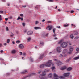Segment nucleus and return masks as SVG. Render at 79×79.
Wrapping results in <instances>:
<instances>
[{"label":"nucleus","instance_id":"44","mask_svg":"<svg viewBox=\"0 0 79 79\" xmlns=\"http://www.w3.org/2000/svg\"><path fill=\"white\" fill-rule=\"evenodd\" d=\"M19 19H21V17H18L17 18V20H19Z\"/></svg>","mask_w":79,"mask_h":79},{"label":"nucleus","instance_id":"40","mask_svg":"<svg viewBox=\"0 0 79 79\" xmlns=\"http://www.w3.org/2000/svg\"><path fill=\"white\" fill-rule=\"evenodd\" d=\"M6 31H9V29H8V27H7L6 28Z\"/></svg>","mask_w":79,"mask_h":79},{"label":"nucleus","instance_id":"49","mask_svg":"<svg viewBox=\"0 0 79 79\" xmlns=\"http://www.w3.org/2000/svg\"><path fill=\"white\" fill-rule=\"evenodd\" d=\"M19 42H20V41H19V40H18L16 42V43H17V44H18V43H19Z\"/></svg>","mask_w":79,"mask_h":79},{"label":"nucleus","instance_id":"26","mask_svg":"<svg viewBox=\"0 0 79 79\" xmlns=\"http://www.w3.org/2000/svg\"><path fill=\"white\" fill-rule=\"evenodd\" d=\"M70 37L71 39H73L74 38V36L72 34L70 35Z\"/></svg>","mask_w":79,"mask_h":79},{"label":"nucleus","instance_id":"38","mask_svg":"<svg viewBox=\"0 0 79 79\" xmlns=\"http://www.w3.org/2000/svg\"><path fill=\"white\" fill-rule=\"evenodd\" d=\"M71 26H73V28H75V27H76V25H74L73 24H71Z\"/></svg>","mask_w":79,"mask_h":79},{"label":"nucleus","instance_id":"16","mask_svg":"<svg viewBox=\"0 0 79 79\" xmlns=\"http://www.w3.org/2000/svg\"><path fill=\"white\" fill-rule=\"evenodd\" d=\"M72 69L73 68H72V67H69L67 68V70L68 71H71Z\"/></svg>","mask_w":79,"mask_h":79},{"label":"nucleus","instance_id":"23","mask_svg":"<svg viewBox=\"0 0 79 79\" xmlns=\"http://www.w3.org/2000/svg\"><path fill=\"white\" fill-rule=\"evenodd\" d=\"M31 40V37H29L27 39V40L28 42H30V40Z\"/></svg>","mask_w":79,"mask_h":79},{"label":"nucleus","instance_id":"19","mask_svg":"<svg viewBox=\"0 0 79 79\" xmlns=\"http://www.w3.org/2000/svg\"><path fill=\"white\" fill-rule=\"evenodd\" d=\"M66 69V67H62L61 69H60L61 70H64V69Z\"/></svg>","mask_w":79,"mask_h":79},{"label":"nucleus","instance_id":"34","mask_svg":"<svg viewBox=\"0 0 79 79\" xmlns=\"http://www.w3.org/2000/svg\"><path fill=\"white\" fill-rule=\"evenodd\" d=\"M47 1H48V2H53V0H46Z\"/></svg>","mask_w":79,"mask_h":79},{"label":"nucleus","instance_id":"25","mask_svg":"<svg viewBox=\"0 0 79 79\" xmlns=\"http://www.w3.org/2000/svg\"><path fill=\"white\" fill-rule=\"evenodd\" d=\"M63 42H64V40H61L59 41L58 42L59 44H61V43H62Z\"/></svg>","mask_w":79,"mask_h":79},{"label":"nucleus","instance_id":"35","mask_svg":"<svg viewBox=\"0 0 79 79\" xmlns=\"http://www.w3.org/2000/svg\"><path fill=\"white\" fill-rule=\"evenodd\" d=\"M12 34L10 35V37H11L14 36V34H13V33H11Z\"/></svg>","mask_w":79,"mask_h":79},{"label":"nucleus","instance_id":"57","mask_svg":"<svg viewBox=\"0 0 79 79\" xmlns=\"http://www.w3.org/2000/svg\"><path fill=\"white\" fill-rule=\"evenodd\" d=\"M41 71H40L39 72H38V74H40V73H41Z\"/></svg>","mask_w":79,"mask_h":79},{"label":"nucleus","instance_id":"52","mask_svg":"<svg viewBox=\"0 0 79 79\" xmlns=\"http://www.w3.org/2000/svg\"><path fill=\"white\" fill-rule=\"evenodd\" d=\"M58 11H60H60H61V9H58Z\"/></svg>","mask_w":79,"mask_h":79},{"label":"nucleus","instance_id":"37","mask_svg":"<svg viewBox=\"0 0 79 79\" xmlns=\"http://www.w3.org/2000/svg\"><path fill=\"white\" fill-rule=\"evenodd\" d=\"M40 45H44V43H43L42 42H40Z\"/></svg>","mask_w":79,"mask_h":79},{"label":"nucleus","instance_id":"33","mask_svg":"<svg viewBox=\"0 0 79 79\" xmlns=\"http://www.w3.org/2000/svg\"><path fill=\"white\" fill-rule=\"evenodd\" d=\"M68 26H69V25L68 24H67V25H64V27H68Z\"/></svg>","mask_w":79,"mask_h":79},{"label":"nucleus","instance_id":"58","mask_svg":"<svg viewBox=\"0 0 79 79\" xmlns=\"http://www.w3.org/2000/svg\"><path fill=\"white\" fill-rule=\"evenodd\" d=\"M5 19V20H6V21H8V18H6Z\"/></svg>","mask_w":79,"mask_h":79},{"label":"nucleus","instance_id":"53","mask_svg":"<svg viewBox=\"0 0 79 79\" xmlns=\"http://www.w3.org/2000/svg\"><path fill=\"white\" fill-rule=\"evenodd\" d=\"M0 52H1V53H3V50H1L0 51Z\"/></svg>","mask_w":79,"mask_h":79},{"label":"nucleus","instance_id":"51","mask_svg":"<svg viewBox=\"0 0 79 79\" xmlns=\"http://www.w3.org/2000/svg\"><path fill=\"white\" fill-rule=\"evenodd\" d=\"M19 53H20V55H23V53L22 52H19Z\"/></svg>","mask_w":79,"mask_h":79},{"label":"nucleus","instance_id":"29","mask_svg":"<svg viewBox=\"0 0 79 79\" xmlns=\"http://www.w3.org/2000/svg\"><path fill=\"white\" fill-rule=\"evenodd\" d=\"M79 38V36H76L74 38V40H76V39H78Z\"/></svg>","mask_w":79,"mask_h":79},{"label":"nucleus","instance_id":"64","mask_svg":"<svg viewBox=\"0 0 79 79\" xmlns=\"http://www.w3.org/2000/svg\"><path fill=\"white\" fill-rule=\"evenodd\" d=\"M70 79H72V76L70 75Z\"/></svg>","mask_w":79,"mask_h":79},{"label":"nucleus","instance_id":"47","mask_svg":"<svg viewBox=\"0 0 79 79\" xmlns=\"http://www.w3.org/2000/svg\"><path fill=\"white\" fill-rule=\"evenodd\" d=\"M76 51H77V52H78V51H79V48H77V49H76Z\"/></svg>","mask_w":79,"mask_h":79},{"label":"nucleus","instance_id":"18","mask_svg":"<svg viewBox=\"0 0 79 79\" xmlns=\"http://www.w3.org/2000/svg\"><path fill=\"white\" fill-rule=\"evenodd\" d=\"M48 77H49V78H51V77H52V74L51 73H50L49 74L48 76Z\"/></svg>","mask_w":79,"mask_h":79},{"label":"nucleus","instance_id":"54","mask_svg":"<svg viewBox=\"0 0 79 79\" xmlns=\"http://www.w3.org/2000/svg\"><path fill=\"white\" fill-rule=\"evenodd\" d=\"M48 23H52V21H48Z\"/></svg>","mask_w":79,"mask_h":79},{"label":"nucleus","instance_id":"21","mask_svg":"<svg viewBox=\"0 0 79 79\" xmlns=\"http://www.w3.org/2000/svg\"><path fill=\"white\" fill-rule=\"evenodd\" d=\"M34 29H35L36 30H37V29H41L40 28V27H35L34 28Z\"/></svg>","mask_w":79,"mask_h":79},{"label":"nucleus","instance_id":"7","mask_svg":"<svg viewBox=\"0 0 79 79\" xmlns=\"http://www.w3.org/2000/svg\"><path fill=\"white\" fill-rule=\"evenodd\" d=\"M34 74H35V73H32V74L29 75L28 76H26V77H24V78H23L22 79H26L27 77H31V76H33V75H34Z\"/></svg>","mask_w":79,"mask_h":79},{"label":"nucleus","instance_id":"2","mask_svg":"<svg viewBox=\"0 0 79 79\" xmlns=\"http://www.w3.org/2000/svg\"><path fill=\"white\" fill-rule=\"evenodd\" d=\"M45 75H46V73H45V72H43L42 75H40L39 76V78H40V79H47V78L44 77H41V76H45Z\"/></svg>","mask_w":79,"mask_h":79},{"label":"nucleus","instance_id":"27","mask_svg":"<svg viewBox=\"0 0 79 79\" xmlns=\"http://www.w3.org/2000/svg\"><path fill=\"white\" fill-rule=\"evenodd\" d=\"M44 54H43L42 55H41L40 57V59H41V58H42L44 57Z\"/></svg>","mask_w":79,"mask_h":79},{"label":"nucleus","instance_id":"22","mask_svg":"<svg viewBox=\"0 0 79 79\" xmlns=\"http://www.w3.org/2000/svg\"><path fill=\"white\" fill-rule=\"evenodd\" d=\"M30 61H31V62H33L34 61V60H33V59L31 57L30 58Z\"/></svg>","mask_w":79,"mask_h":79},{"label":"nucleus","instance_id":"30","mask_svg":"<svg viewBox=\"0 0 79 79\" xmlns=\"http://www.w3.org/2000/svg\"><path fill=\"white\" fill-rule=\"evenodd\" d=\"M22 25L23 26V27H24V26H26V23H22Z\"/></svg>","mask_w":79,"mask_h":79},{"label":"nucleus","instance_id":"59","mask_svg":"<svg viewBox=\"0 0 79 79\" xmlns=\"http://www.w3.org/2000/svg\"><path fill=\"white\" fill-rule=\"evenodd\" d=\"M57 27V28H58L59 29H60V28L61 27H60V26H59V27L57 26V27Z\"/></svg>","mask_w":79,"mask_h":79},{"label":"nucleus","instance_id":"10","mask_svg":"<svg viewBox=\"0 0 79 79\" xmlns=\"http://www.w3.org/2000/svg\"><path fill=\"white\" fill-rule=\"evenodd\" d=\"M68 51L67 49H64L63 50L62 53L63 54H65V53H66L68 52Z\"/></svg>","mask_w":79,"mask_h":79},{"label":"nucleus","instance_id":"4","mask_svg":"<svg viewBox=\"0 0 79 79\" xmlns=\"http://www.w3.org/2000/svg\"><path fill=\"white\" fill-rule=\"evenodd\" d=\"M54 77H58L59 78H60V79H64L65 77L63 76H60L58 77V75H56V73H54Z\"/></svg>","mask_w":79,"mask_h":79},{"label":"nucleus","instance_id":"17","mask_svg":"<svg viewBox=\"0 0 79 79\" xmlns=\"http://www.w3.org/2000/svg\"><path fill=\"white\" fill-rule=\"evenodd\" d=\"M74 60H79V55L77 57H76L73 58Z\"/></svg>","mask_w":79,"mask_h":79},{"label":"nucleus","instance_id":"11","mask_svg":"<svg viewBox=\"0 0 79 79\" xmlns=\"http://www.w3.org/2000/svg\"><path fill=\"white\" fill-rule=\"evenodd\" d=\"M12 54H15L16 53V50L13 49L11 51Z\"/></svg>","mask_w":79,"mask_h":79},{"label":"nucleus","instance_id":"39","mask_svg":"<svg viewBox=\"0 0 79 79\" xmlns=\"http://www.w3.org/2000/svg\"><path fill=\"white\" fill-rule=\"evenodd\" d=\"M20 16H21V17H23V16H24V15H23V14H20Z\"/></svg>","mask_w":79,"mask_h":79},{"label":"nucleus","instance_id":"15","mask_svg":"<svg viewBox=\"0 0 79 79\" xmlns=\"http://www.w3.org/2000/svg\"><path fill=\"white\" fill-rule=\"evenodd\" d=\"M74 50V49L72 47H70L69 48V51L70 52H72V51H73V50Z\"/></svg>","mask_w":79,"mask_h":79},{"label":"nucleus","instance_id":"61","mask_svg":"<svg viewBox=\"0 0 79 79\" xmlns=\"http://www.w3.org/2000/svg\"><path fill=\"white\" fill-rule=\"evenodd\" d=\"M52 53H53V52H50L49 53V55H51V54H52Z\"/></svg>","mask_w":79,"mask_h":79},{"label":"nucleus","instance_id":"60","mask_svg":"<svg viewBox=\"0 0 79 79\" xmlns=\"http://www.w3.org/2000/svg\"><path fill=\"white\" fill-rule=\"evenodd\" d=\"M54 37H56V34H55L53 35Z\"/></svg>","mask_w":79,"mask_h":79},{"label":"nucleus","instance_id":"6","mask_svg":"<svg viewBox=\"0 0 79 79\" xmlns=\"http://www.w3.org/2000/svg\"><path fill=\"white\" fill-rule=\"evenodd\" d=\"M61 47H58L57 48V51L58 53H61Z\"/></svg>","mask_w":79,"mask_h":79},{"label":"nucleus","instance_id":"45","mask_svg":"<svg viewBox=\"0 0 79 79\" xmlns=\"http://www.w3.org/2000/svg\"><path fill=\"white\" fill-rule=\"evenodd\" d=\"M22 7H23V8H26V5H23L22 6Z\"/></svg>","mask_w":79,"mask_h":79},{"label":"nucleus","instance_id":"28","mask_svg":"<svg viewBox=\"0 0 79 79\" xmlns=\"http://www.w3.org/2000/svg\"><path fill=\"white\" fill-rule=\"evenodd\" d=\"M10 39H7V43H8V44H10Z\"/></svg>","mask_w":79,"mask_h":79},{"label":"nucleus","instance_id":"46","mask_svg":"<svg viewBox=\"0 0 79 79\" xmlns=\"http://www.w3.org/2000/svg\"><path fill=\"white\" fill-rule=\"evenodd\" d=\"M3 45V44L2 43H0V47H2V45Z\"/></svg>","mask_w":79,"mask_h":79},{"label":"nucleus","instance_id":"14","mask_svg":"<svg viewBox=\"0 0 79 79\" xmlns=\"http://www.w3.org/2000/svg\"><path fill=\"white\" fill-rule=\"evenodd\" d=\"M26 73H27V70H25L23 72H21V74H26Z\"/></svg>","mask_w":79,"mask_h":79},{"label":"nucleus","instance_id":"20","mask_svg":"<svg viewBox=\"0 0 79 79\" xmlns=\"http://www.w3.org/2000/svg\"><path fill=\"white\" fill-rule=\"evenodd\" d=\"M54 61H56L57 62V63H58L59 64H60L61 63V62H60V61H58V60L56 59H55L54 60Z\"/></svg>","mask_w":79,"mask_h":79},{"label":"nucleus","instance_id":"36","mask_svg":"<svg viewBox=\"0 0 79 79\" xmlns=\"http://www.w3.org/2000/svg\"><path fill=\"white\" fill-rule=\"evenodd\" d=\"M55 69V67H53L52 68V71H53V70H54V69Z\"/></svg>","mask_w":79,"mask_h":79},{"label":"nucleus","instance_id":"13","mask_svg":"<svg viewBox=\"0 0 79 79\" xmlns=\"http://www.w3.org/2000/svg\"><path fill=\"white\" fill-rule=\"evenodd\" d=\"M45 67V64L41 65L40 66V68H44Z\"/></svg>","mask_w":79,"mask_h":79},{"label":"nucleus","instance_id":"12","mask_svg":"<svg viewBox=\"0 0 79 79\" xmlns=\"http://www.w3.org/2000/svg\"><path fill=\"white\" fill-rule=\"evenodd\" d=\"M33 34V32L32 31H29L27 32V35H30Z\"/></svg>","mask_w":79,"mask_h":79},{"label":"nucleus","instance_id":"42","mask_svg":"<svg viewBox=\"0 0 79 79\" xmlns=\"http://www.w3.org/2000/svg\"><path fill=\"white\" fill-rule=\"evenodd\" d=\"M38 23H39V22H38V21H36L35 24L36 25H37V24H38Z\"/></svg>","mask_w":79,"mask_h":79},{"label":"nucleus","instance_id":"8","mask_svg":"<svg viewBox=\"0 0 79 79\" xmlns=\"http://www.w3.org/2000/svg\"><path fill=\"white\" fill-rule=\"evenodd\" d=\"M70 74V73L69 72H68V73L64 74L63 75V76H64V77H65L64 79L65 78V77H68V76H69Z\"/></svg>","mask_w":79,"mask_h":79},{"label":"nucleus","instance_id":"62","mask_svg":"<svg viewBox=\"0 0 79 79\" xmlns=\"http://www.w3.org/2000/svg\"><path fill=\"white\" fill-rule=\"evenodd\" d=\"M20 19L21 21H23V18H21Z\"/></svg>","mask_w":79,"mask_h":79},{"label":"nucleus","instance_id":"48","mask_svg":"<svg viewBox=\"0 0 79 79\" xmlns=\"http://www.w3.org/2000/svg\"><path fill=\"white\" fill-rule=\"evenodd\" d=\"M74 10H71L70 11L71 13H74Z\"/></svg>","mask_w":79,"mask_h":79},{"label":"nucleus","instance_id":"31","mask_svg":"<svg viewBox=\"0 0 79 79\" xmlns=\"http://www.w3.org/2000/svg\"><path fill=\"white\" fill-rule=\"evenodd\" d=\"M55 31H56V29L55 28L53 29V31L54 34H55Z\"/></svg>","mask_w":79,"mask_h":79},{"label":"nucleus","instance_id":"24","mask_svg":"<svg viewBox=\"0 0 79 79\" xmlns=\"http://www.w3.org/2000/svg\"><path fill=\"white\" fill-rule=\"evenodd\" d=\"M45 72H49L50 71V69H46L45 70Z\"/></svg>","mask_w":79,"mask_h":79},{"label":"nucleus","instance_id":"50","mask_svg":"<svg viewBox=\"0 0 79 79\" xmlns=\"http://www.w3.org/2000/svg\"><path fill=\"white\" fill-rule=\"evenodd\" d=\"M77 34H78V32H76L75 33L74 35H77Z\"/></svg>","mask_w":79,"mask_h":79},{"label":"nucleus","instance_id":"56","mask_svg":"<svg viewBox=\"0 0 79 79\" xmlns=\"http://www.w3.org/2000/svg\"><path fill=\"white\" fill-rule=\"evenodd\" d=\"M0 13L3 14V11H0Z\"/></svg>","mask_w":79,"mask_h":79},{"label":"nucleus","instance_id":"41","mask_svg":"<svg viewBox=\"0 0 79 79\" xmlns=\"http://www.w3.org/2000/svg\"><path fill=\"white\" fill-rule=\"evenodd\" d=\"M3 45L4 46H6L7 45V43H4L3 44Z\"/></svg>","mask_w":79,"mask_h":79},{"label":"nucleus","instance_id":"55","mask_svg":"<svg viewBox=\"0 0 79 79\" xmlns=\"http://www.w3.org/2000/svg\"><path fill=\"white\" fill-rule=\"evenodd\" d=\"M60 57H63V55L62 54L60 55Z\"/></svg>","mask_w":79,"mask_h":79},{"label":"nucleus","instance_id":"5","mask_svg":"<svg viewBox=\"0 0 79 79\" xmlns=\"http://www.w3.org/2000/svg\"><path fill=\"white\" fill-rule=\"evenodd\" d=\"M52 28H53V26L52 25H51L50 26H48V27L46 28V29H48L49 31H51Z\"/></svg>","mask_w":79,"mask_h":79},{"label":"nucleus","instance_id":"63","mask_svg":"<svg viewBox=\"0 0 79 79\" xmlns=\"http://www.w3.org/2000/svg\"><path fill=\"white\" fill-rule=\"evenodd\" d=\"M0 19H1V20L2 19V16L1 15H0Z\"/></svg>","mask_w":79,"mask_h":79},{"label":"nucleus","instance_id":"3","mask_svg":"<svg viewBox=\"0 0 79 79\" xmlns=\"http://www.w3.org/2000/svg\"><path fill=\"white\" fill-rule=\"evenodd\" d=\"M61 45L62 48H66L68 46V43L66 42H63L61 44Z\"/></svg>","mask_w":79,"mask_h":79},{"label":"nucleus","instance_id":"43","mask_svg":"<svg viewBox=\"0 0 79 79\" xmlns=\"http://www.w3.org/2000/svg\"><path fill=\"white\" fill-rule=\"evenodd\" d=\"M23 56H26V53L25 52H24L23 53Z\"/></svg>","mask_w":79,"mask_h":79},{"label":"nucleus","instance_id":"9","mask_svg":"<svg viewBox=\"0 0 79 79\" xmlns=\"http://www.w3.org/2000/svg\"><path fill=\"white\" fill-rule=\"evenodd\" d=\"M18 47L20 49H23L24 48V46L23 44H20L18 46Z\"/></svg>","mask_w":79,"mask_h":79},{"label":"nucleus","instance_id":"32","mask_svg":"<svg viewBox=\"0 0 79 79\" xmlns=\"http://www.w3.org/2000/svg\"><path fill=\"white\" fill-rule=\"evenodd\" d=\"M72 53V52H67V54H69V55H71Z\"/></svg>","mask_w":79,"mask_h":79},{"label":"nucleus","instance_id":"1","mask_svg":"<svg viewBox=\"0 0 79 79\" xmlns=\"http://www.w3.org/2000/svg\"><path fill=\"white\" fill-rule=\"evenodd\" d=\"M45 66L47 68H49L51 66L52 64V60H50L44 64Z\"/></svg>","mask_w":79,"mask_h":79}]
</instances>
